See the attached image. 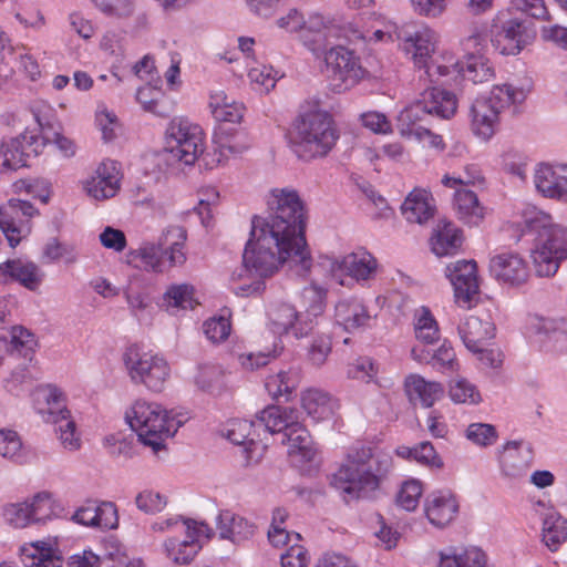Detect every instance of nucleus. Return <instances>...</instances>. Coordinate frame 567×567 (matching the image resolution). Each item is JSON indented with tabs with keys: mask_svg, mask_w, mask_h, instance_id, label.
I'll list each match as a JSON object with an SVG mask.
<instances>
[{
	"mask_svg": "<svg viewBox=\"0 0 567 567\" xmlns=\"http://www.w3.org/2000/svg\"><path fill=\"white\" fill-rule=\"evenodd\" d=\"M267 204V216H254L250 237L243 252V271L258 278L251 285L239 287L243 296L261 292L265 289L262 279L272 276L285 264L300 267L299 274L310 269L305 208L298 193L289 188L272 189Z\"/></svg>",
	"mask_w": 567,
	"mask_h": 567,
	"instance_id": "obj_1",
	"label": "nucleus"
},
{
	"mask_svg": "<svg viewBox=\"0 0 567 567\" xmlns=\"http://www.w3.org/2000/svg\"><path fill=\"white\" fill-rule=\"evenodd\" d=\"M392 468V456L362 444L352 445L332 475L331 485L344 501L365 498L377 491Z\"/></svg>",
	"mask_w": 567,
	"mask_h": 567,
	"instance_id": "obj_2",
	"label": "nucleus"
},
{
	"mask_svg": "<svg viewBox=\"0 0 567 567\" xmlns=\"http://www.w3.org/2000/svg\"><path fill=\"white\" fill-rule=\"evenodd\" d=\"M456 107L454 94L435 86H426L413 103L400 112L399 131L402 136L423 140L424 134H430L426 124L431 117L450 118L455 114Z\"/></svg>",
	"mask_w": 567,
	"mask_h": 567,
	"instance_id": "obj_3",
	"label": "nucleus"
},
{
	"mask_svg": "<svg viewBox=\"0 0 567 567\" xmlns=\"http://www.w3.org/2000/svg\"><path fill=\"white\" fill-rule=\"evenodd\" d=\"M126 420L140 441L155 454L165 450V439L173 436L186 422L183 414L172 415L161 404L137 400L126 412Z\"/></svg>",
	"mask_w": 567,
	"mask_h": 567,
	"instance_id": "obj_4",
	"label": "nucleus"
},
{
	"mask_svg": "<svg viewBox=\"0 0 567 567\" xmlns=\"http://www.w3.org/2000/svg\"><path fill=\"white\" fill-rule=\"evenodd\" d=\"M525 224L528 233L536 234L532 258L537 276H554L560 261L567 258V227L554 224L551 217L543 213L526 219Z\"/></svg>",
	"mask_w": 567,
	"mask_h": 567,
	"instance_id": "obj_5",
	"label": "nucleus"
},
{
	"mask_svg": "<svg viewBox=\"0 0 567 567\" xmlns=\"http://www.w3.org/2000/svg\"><path fill=\"white\" fill-rule=\"evenodd\" d=\"M338 138L339 135L331 116L322 111L300 114L290 133L295 154L305 161L326 156L333 148Z\"/></svg>",
	"mask_w": 567,
	"mask_h": 567,
	"instance_id": "obj_6",
	"label": "nucleus"
},
{
	"mask_svg": "<svg viewBox=\"0 0 567 567\" xmlns=\"http://www.w3.org/2000/svg\"><path fill=\"white\" fill-rule=\"evenodd\" d=\"M259 424L270 433H284L282 443L288 444V454L300 462H311L316 449L309 431L300 422V413L293 408L269 405L257 415Z\"/></svg>",
	"mask_w": 567,
	"mask_h": 567,
	"instance_id": "obj_7",
	"label": "nucleus"
},
{
	"mask_svg": "<svg viewBox=\"0 0 567 567\" xmlns=\"http://www.w3.org/2000/svg\"><path fill=\"white\" fill-rule=\"evenodd\" d=\"M526 99L522 89L512 85H495L488 96L477 97L471 105V127L484 141L489 140L498 125L499 114L512 104H520Z\"/></svg>",
	"mask_w": 567,
	"mask_h": 567,
	"instance_id": "obj_8",
	"label": "nucleus"
},
{
	"mask_svg": "<svg viewBox=\"0 0 567 567\" xmlns=\"http://www.w3.org/2000/svg\"><path fill=\"white\" fill-rule=\"evenodd\" d=\"M165 151L171 161L193 165L204 152L203 131L185 118H174L166 130Z\"/></svg>",
	"mask_w": 567,
	"mask_h": 567,
	"instance_id": "obj_9",
	"label": "nucleus"
},
{
	"mask_svg": "<svg viewBox=\"0 0 567 567\" xmlns=\"http://www.w3.org/2000/svg\"><path fill=\"white\" fill-rule=\"evenodd\" d=\"M436 42V33L429 28L415 31L405 40V51L412 54L414 64L419 68V81L424 84L437 83L441 76L451 74L450 66L439 64L432 59Z\"/></svg>",
	"mask_w": 567,
	"mask_h": 567,
	"instance_id": "obj_10",
	"label": "nucleus"
},
{
	"mask_svg": "<svg viewBox=\"0 0 567 567\" xmlns=\"http://www.w3.org/2000/svg\"><path fill=\"white\" fill-rule=\"evenodd\" d=\"M323 53L327 76L336 92L350 90L365 76L367 71L361 66L353 51L336 45Z\"/></svg>",
	"mask_w": 567,
	"mask_h": 567,
	"instance_id": "obj_11",
	"label": "nucleus"
},
{
	"mask_svg": "<svg viewBox=\"0 0 567 567\" xmlns=\"http://www.w3.org/2000/svg\"><path fill=\"white\" fill-rule=\"evenodd\" d=\"M124 364L134 383H142L154 392L164 388L169 375L167 362L148 353L140 354L136 349L130 348L123 355Z\"/></svg>",
	"mask_w": 567,
	"mask_h": 567,
	"instance_id": "obj_12",
	"label": "nucleus"
},
{
	"mask_svg": "<svg viewBox=\"0 0 567 567\" xmlns=\"http://www.w3.org/2000/svg\"><path fill=\"white\" fill-rule=\"evenodd\" d=\"M37 214L38 210L30 202L18 198L0 207V229L11 247H16L30 233V219Z\"/></svg>",
	"mask_w": 567,
	"mask_h": 567,
	"instance_id": "obj_13",
	"label": "nucleus"
},
{
	"mask_svg": "<svg viewBox=\"0 0 567 567\" xmlns=\"http://www.w3.org/2000/svg\"><path fill=\"white\" fill-rule=\"evenodd\" d=\"M50 136L24 132L17 137L2 142L0 147L1 166L7 171H16L28 166V158L40 154Z\"/></svg>",
	"mask_w": 567,
	"mask_h": 567,
	"instance_id": "obj_14",
	"label": "nucleus"
},
{
	"mask_svg": "<svg viewBox=\"0 0 567 567\" xmlns=\"http://www.w3.org/2000/svg\"><path fill=\"white\" fill-rule=\"evenodd\" d=\"M446 276L454 288L456 303L471 308L480 292L476 262L457 260L446 267Z\"/></svg>",
	"mask_w": 567,
	"mask_h": 567,
	"instance_id": "obj_15",
	"label": "nucleus"
},
{
	"mask_svg": "<svg viewBox=\"0 0 567 567\" xmlns=\"http://www.w3.org/2000/svg\"><path fill=\"white\" fill-rule=\"evenodd\" d=\"M536 37L534 23L528 20L505 21L493 39L494 47L504 55L518 54Z\"/></svg>",
	"mask_w": 567,
	"mask_h": 567,
	"instance_id": "obj_16",
	"label": "nucleus"
},
{
	"mask_svg": "<svg viewBox=\"0 0 567 567\" xmlns=\"http://www.w3.org/2000/svg\"><path fill=\"white\" fill-rule=\"evenodd\" d=\"M49 416L48 421L55 425L54 431L59 433L62 445L75 451L81 445L76 433L75 422L71 419L70 411L63 405L62 393L53 390L48 396Z\"/></svg>",
	"mask_w": 567,
	"mask_h": 567,
	"instance_id": "obj_17",
	"label": "nucleus"
},
{
	"mask_svg": "<svg viewBox=\"0 0 567 567\" xmlns=\"http://www.w3.org/2000/svg\"><path fill=\"white\" fill-rule=\"evenodd\" d=\"M186 528L187 539L179 542L176 538L167 539L164 543V548L167 557L177 564H187L196 554L195 542L205 536L210 539L214 536V530L205 522H197L195 519H183Z\"/></svg>",
	"mask_w": 567,
	"mask_h": 567,
	"instance_id": "obj_18",
	"label": "nucleus"
},
{
	"mask_svg": "<svg viewBox=\"0 0 567 567\" xmlns=\"http://www.w3.org/2000/svg\"><path fill=\"white\" fill-rule=\"evenodd\" d=\"M268 317L277 333L291 331L296 338H302L313 329V319H303V316L288 303L271 306Z\"/></svg>",
	"mask_w": 567,
	"mask_h": 567,
	"instance_id": "obj_19",
	"label": "nucleus"
},
{
	"mask_svg": "<svg viewBox=\"0 0 567 567\" xmlns=\"http://www.w3.org/2000/svg\"><path fill=\"white\" fill-rule=\"evenodd\" d=\"M489 271L497 281L511 286H519L528 278L526 262L516 252H502L492 257Z\"/></svg>",
	"mask_w": 567,
	"mask_h": 567,
	"instance_id": "obj_20",
	"label": "nucleus"
},
{
	"mask_svg": "<svg viewBox=\"0 0 567 567\" xmlns=\"http://www.w3.org/2000/svg\"><path fill=\"white\" fill-rule=\"evenodd\" d=\"M535 186L544 196L567 199V164H539L534 176Z\"/></svg>",
	"mask_w": 567,
	"mask_h": 567,
	"instance_id": "obj_21",
	"label": "nucleus"
},
{
	"mask_svg": "<svg viewBox=\"0 0 567 567\" xmlns=\"http://www.w3.org/2000/svg\"><path fill=\"white\" fill-rule=\"evenodd\" d=\"M424 511L432 525L444 527L455 518L458 503L451 492L437 491L425 498Z\"/></svg>",
	"mask_w": 567,
	"mask_h": 567,
	"instance_id": "obj_22",
	"label": "nucleus"
},
{
	"mask_svg": "<svg viewBox=\"0 0 567 567\" xmlns=\"http://www.w3.org/2000/svg\"><path fill=\"white\" fill-rule=\"evenodd\" d=\"M19 282L29 290H35L41 281L39 267L31 261L8 259L0 264V284Z\"/></svg>",
	"mask_w": 567,
	"mask_h": 567,
	"instance_id": "obj_23",
	"label": "nucleus"
},
{
	"mask_svg": "<svg viewBox=\"0 0 567 567\" xmlns=\"http://www.w3.org/2000/svg\"><path fill=\"white\" fill-rule=\"evenodd\" d=\"M332 27L321 14L312 13L305 20L300 31L302 43L316 55H319L329 47V37Z\"/></svg>",
	"mask_w": 567,
	"mask_h": 567,
	"instance_id": "obj_24",
	"label": "nucleus"
},
{
	"mask_svg": "<svg viewBox=\"0 0 567 567\" xmlns=\"http://www.w3.org/2000/svg\"><path fill=\"white\" fill-rule=\"evenodd\" d=\"M117 174L114 162L102 163L97 167L95 176L85 182V192L96 200L115 196L120 188Z\"/></svg>",
	"mask_w": 567,
	"mask_h": 567,
	"instance_id": "obj_25",
	"label": "nucleus"
},
{
	"mask_svg": "<svg viewBox=\"0 0 567 567\" xmlns=\"http://www.w3.org/2000/svg\"><path fill=\"white\" fill-rule=\"evenodd\" d=\"M457 330L464 346L470 351H477L480 346H486V342L495 336L494 324L489 320H483L475 316L465 318Z\"/></svg>",
	"mask_w": 567,
	"mask_h": 567,
	"instance_id": "obj_26",
	"label": "nucleus"
},
{
	"mask_svg": "<svg viewBox=\"0 0 567 567\" xmlns=\"http://www.w3.org/2000/svg\"><path fill=\"white\" fill-rule=\"evenodd\" d=\"M404 389L411 403H420L424 408L432 406L444 393L441 383L426 381L419 374H410L406 377Z\"/></svg>",
	"mask_w": 567,
	"mask_h": 567,
	"instance_id": "obj_27",
	"label": "nucleus"
},
{
	"mask_svg": "<svg viewBox=\"0 0 567 567\" xmlns=\"http://www.w3.org/2000/svg\"><path fill=\"white\" fill-rule=\"evenodd\" d=\"M217 529L221 539L240 544L249 539L255 533V526L246 518L229 511L220 512L216 519Z\"/></svg>",
	"mask_w": 567,
	"mask_h": 567,
	"instance_id": "obj_28",
	"label": "nucleus"
},
{
	"mask_svg": "<svg viewBox=\"0 0 567 567\" xmlns=\"http://www.w3.org/2000/svg\"><path fill=\"white\" fill-rule=\"evenodd\" d=\"M450 68L451 74H461L464 80L470 81L473 84L487 82L494 76L493 66L485 56L478 54V50H476V52L468 53L466 61L455 62Z\"/></svg>",
	"mask_w": 567,
	"mask_h": 567,
	"instance_id": "obj_29",
	"label": "nucleus"
},
{
	"mask_svg": "<svg viewBox=\"0 0 567 567\" xmlns=\"http://www.w3.org/2000/svg\"><path fill=\"white\" fill-rule=\"evenodd\" d=\"M334 318L349 332L368 326L371 320L367 307L355 298L339 301L336 305Z\"/></svg>",
	"mask_w": 567,
	"mask_h": 567,
	"instance_id": "obj_30",
	"label": "nucleus"
},
{
	"mask_svg": "<svg viewBox=\"0 0 567 567\" xmlns=\"http://www.w3.org/2000/svg\"><path fill=\"white\" fill-rule=\"evenodd\" d=\"M186 239L187 233L182 226L172 225L162 231L157 243L164 250L169 267L182 266L186 261L183 251Z\"/></svg>",
	"mask_w": 567,
	"mask_h": 567,
	"instance_id": "obj_31",
	"label": "nucleus"
},
{
	"mask_svg": "<svg viewBox=\"0 0 567 567\" xmlns=\"http://www.w3.org/2000/svg\"><path fill=\"white\" fill-rule=\"evenodd\" d=\"M522 442L512 441L504 446L501 455L502 473L509 478L523 477L530 466V449L520 450Z\"/></svg>",
	"mask_w": 567,
	"mask_h": 567,
	"instance_id": "obj_32",
	"label": "nucleus"
},
{
	"mask_svg": "<svg viewBox=\"0 0 567 567\" xmlns=\"http://www.w3.org/2000/svg\"><path fill=\"white\" fill-rule=\"evenodd\" d=\"M487 561L486 553L478 547H451L440 553L439 567H487Z\"/></svg>",
	"mask_w": 567,
	"mask_h": 567,
	"instance_id": "obj_33",
	"label": "nucleus"
},
{
	"mask_svg": "<svg viewBox=\"0 0 567 567\" xmlns=\"http://www.w3.org/2000/svg\"><path fill=\"white\" fill-rule=\"evenodd\" d=\"M432 250L436 256L454 254L462 245V234L452 223L441 220L431 238Z\"/></svg>",
	"mask_w": 567,
	"mask_h": 567,
	"instance_id": "obj_34",
	"label": "nucleus"
},
{
	"mask_svg": "<svg viewBox=\"0 0 567 567\" xmlns=\"http://www.w3.org/2000/svg\"><path fill=\"white\" fill-rule=\"evenodd\" d=\"M402 214L410 223L423 224L433 216L434 208L423 189L412 190L402 204Z\"/></svg>",
	"mask_w": 567,
	"mask_h": 567,
	"instance_id": "obj_35",
	"label": "nucleus"
},
{
	"mask_svg": "<svg viewBox=\"0 0 567 567\" xmlns=\"http://www.w3.org/2000/svg\"><path fill=\"white\" fill-rule=\"evenodd\" d=\"M454 208L458 217L468 225H477L484 218V207L473 190L457 189L454 194Z\"/></svg>",
	"mask_w": 567,
	"mask_h": 567,
	"instance_id": "obj_36",
	"label": "nucleus"
},
{
	"mask_svg": "<svg viewBox=\"0 0 567 567\" xmlns=\"http://www.w3.org/2000/svg\"><path fill=\"white\" fill-rule=\"evenodd\" d=\"M303 410L315 420H324L333 414L334 403L328 393L310 389L303 392L301 398Z\"/></svg>",
	"mask_w": 567,
	"mask_h": 567,
	"instance_id": "obj_37",
	"label": "nucleus"
},
{
	"mask_svg": "<svg viewBox=\"0 0 567 567\" xmlns=\"http://www.w3.org/2000/svg\"><path fill=\"white\" fill-rule=\"evenodd\" d=\"M21 560L24 567H62L61 557L43 542L23 548Z\"/></svg>",
	"mask_w": 567,
	"mask_h": 567,
	"instance_id": "obj_38",
	"label": "nucleus"
},
{
	"mask_svg": "<svg viewBox=\"0 0 567 567\" xmlns=\"http://www.w3.org/2000/svg\"><path fill=\"white\" fill-rule=\"evenodd\" d=\"M342 267L351 277L359 280H369L377 271V259L367 251L352 252L342 260Z\"/></svg>",
	"mask_w": 567,
	"mask_h": 567,
	"instance_id": "obj_39",
	"label": "nucleus"
},
{
	"mask_svg": "<svg viewBox=\"0 0 567 567\" xmlns=\"http://www.w3.org/2000/svg\"><path fill=\"white\" fill-rule=\"evenodd\" d=\"M567 539V520L557 512H548L543 522V542L555 551Z\"/></svg>",
	"mask_w": 567,
	"mask_h": 567,
	"instance_id": "obj_40",
	"label": "nucleus"
},
{
	"mask_svg": "<svg viewBox=\"0 0 567 567\" xmlns=\"http://www.w3.org/2000/svg\"><path fill=\"white\" fill-rule=\"evenodd\" d=\"M414 330L416 339L426 344H432L440 338L437 322L426 307L416 311Z\"/></svg>",
	"mask_w": 567,
	"mask_h": 567,
	"instance_id": "obj_41",
	"label": "nucleus"
},
{
	"mask_svg": "<svg viewBox=\"0 0 567 567\" xmlns=\"http://www.w3.org/2000/svg\"><path fill=\"white\" fill-rule=\"evenodd\" d=\"M29 502L32 524H44L58 515L60 507L49 493H38Z\"/></svg>",
	"mask_w": 567,
	"mask_h": 567,
	"instance_id": "obj_42",
	"label": "nucleus"
},
{
	"mask_svg": "<svg viewBox=\"0 0 567 567\" xmlns=\"http://www.w3.org/2000/svg\"><path fill=\"white\" fill-rule=\"evenodd\" d=\"M255 423L247 420H236L229 423L227 439L237 445H244L248 457L251 458L254 449L259 444L252 437V427Z\"/></svg>",
	"mask_w": 567,
	"mask_h": 567,
	"instance_id": "obj_43",
	"label": "nucleus"
},
{
	"mask_svg": "<svg viewBox=\"0 0 567 567\" xmlns=\"http://www.w3.org/2000/svg\"><path fill=\"white\" fill-rule=\"evenodd\" d=\"M134 258H138L146 270L162 272L166 255L158 243H143L133 254Z\"/></svg>",
	"mask_w": 567,
	"mask_h": 567,
	"instance_id": "obj_44",
	"label": "nucleus"
},
{
	"mask_svg": "<svg viewBox=\"0 0 567 567\" xmlns=\"http://www.w3.org/2000/svg\"><path fill=\"white\" fill-rule=\"evenodd\" d=\"M195 383L203 391L219 393L224 388V371L218 365H202L195 378Z\"/></svg>",
	"mask_w": 567,
	"mask_h": 567,
	"instance_id": "obj_45",
	"label": "nucleus"
},
{
	"mask_svg": "<svg viewBox=\"0 0 567 567\" xmlns=\"http://www.w3.org/2000/svg\"><path fill=\"white\" fill-rule=\"evenodd\" d=\"M303 305L306 307V316L303 319L317 318L323 312L326 290L317 285L305 287L301 293Z\"/></svg>",
	"mask_w": 567,
	"mask_h": 567,
	"instance_id": "obj_46",
	"label": "nucleus"
},
{
	"mask_svg": "<svg viewBox=\"0 0 567 567\" xmlns=\"http://www.w3.org/2000/svg\"><path fill=\"white\" fill-rule=\"evenodd\" d=\"M92 3L103 14L116 18L126 19L133 16L135 10L134 0H91Z\"/></svg>",
	"mask_w": 567,
	"mask_h": 567,
	"instance_id": "obj_47",
	"label": "nucleus"
},
{
	"mask_svg": "<svg viewBox=\"0 0 567 567\" xmlns=\"http://www.w3.org/2000/svg\"><path fill=\"white\" fill-rule=\"evenodd\" d=\"M296 373L280 371L267 378L265 386L272 398L289 396L296 386Z\"/></svg>",
	"mask_w": 567,
	"mask_h": 567,
	"instance_id": "obj_48",
	"label": "nucleus"
},
{
	"mask_svg": "<svg viewBox=\"0 0 567 567\" xmlns=\"http://www.w3.org/2000/svg\"><path fill=\"white\" fill-rule=\"evenodd\" d=\"M229 316V312L225 311V313L204 322V333L210 341L217 343L228 338L231 329Z\"/></svg>",
	"mask_w": 567,
	"mask_h": 567,
	"instance_id": "obj_49",
	"label": "nucleus"
},
{
	"mask_svg": "<svg viewBox=\"0 0 567 567\" xmlns=\"http://www.w3.org/2000/svg\"><path fill=\"white\" fill-rule=\"evenodd\" d=\"M168 308H193V287L186 284L172 286L164 295Z\"/></svg>",
	"mask_w": 567,
	"mask_h": 567,
	"instance_id": "obj_50",
	"label": "nucleus"
},
{
	"mask_svg": "<svg viewBox=\"0 0 567 567\" xmlns=\"http://www.w3.org/2000/svg\"><path fill=\"white\" fill-rule=\"evenodd\" d=\"M450 398L455 403L477 404L481 401L475 385L465 379H457L450 385Z\"/></svg>",
	"mask_w": 567,
	"mask_h": 567,
	"instance_id": "obj_51",
	"label": "nucleus"
},
{
	"mask_svg": "<svg viewBox=\"0 0 567 567\" xmlns=\"http://www.w3.org/2000/svg\"><path fill=\"white\" fill-rule=\"evenodd\" d=\"M422 495V485L420 481L411 480L402 484L396 496V504L403 509L414 511Z\"/></svg>",
	"mask_w": 567,
	"mask_h": 567,
	"instance_id": "obj_52",
	"label": "nucleus"
},
{
	"mask_svg": "<svg viewBox=\"0 0 567 567\" xmlns=\"http://www.w3.org/2000/svg\"><path fill=\"white\" fill-rule=\"evenodd\" d=\"M44 255L50 260H63L66 265H72L78 260L75 246L72 244L60 243L56 239H52L47 244Z\"/></svg>",
	"mask_w": 567,
	"mask_h": 567,
	"instance_id": "obj_53",
	"label": "nucleus"
},
{
	"mask_svg": "<svg viewBox=\"0 0 567 567\" xmlns=\"http://www.w3.org/2000/svg\"><path fill=\"white\" fill-rule=\"evenodd\" d=\"M466 437L480 446H488L496 442L497 433L492 424L472 423L466 429Z\"/></svg>",
	"mask_w": 567,
	"mask_h": 567,
	"instance_id": "obj_54",
	"label": "nucleus"
},
{
	"mask_svg": "<svg viewBox=\"0 0 567 567\" xmlns=\"http://www.w3.org/2000/svg\"><path fill=\"white\" fill-rule=\"evenodd\" d=\"M7 522L17 528H24L32 524L30 502L25 501L17 504H9L4 508Z\"/></svg>",
	"mask_w": 567,
	"mask_h": 567,
	"instance_id": "obj_55",
	"label": "nucleus"
},
{
	"mask_svg": "<svg viewBox=\"0 0 567 567\" xmlns=\"http://www.w3.org/2000/svg\"><path fill=\"white\" fill-rule=\"evenodd\" d=\"M135 504L137 508L145 514L154 515L165 508L167 501L166 497L159 493L143 491L136 495Z\"/></svg>",
	"mask_w": 567,
	"mask_h": 567,
	"instance_id": "obj_56",
	"label": "nucleus"
},
{
	"mask_svg": "<svg viewBox=\"0 0 567 567\" xmlns=\"http://www.w3.org/2000/svg\"><path fill=\"white\" fill-rule=\"evenodd\" d=\"M331 352V339L326 334L317 336L312 339L308 348V358L312 364L322 365Z\"/></svg>",
	"mask_w": 567,
	"mask_h": 567,
	"instance_id": "obj_57",
	"label": "nucleus"
},
{
	"mask_svg": "<svg viewBox=\"0 0 567 567\" xmlns=\"http://www.w3.org/2000/svg\"><path fill=\"white\" fill-rule=\"evenodd\" d=\"M277 72L270 65L259 64L250 68L248 71V78L251 83H255L269 92L276 84Z\"/></svg>",
	"mask_w": 567,
	"mask_h": 567,
	"instance_id": "obj_58",
	"label": "nucleus"
},
{
	"mask_svg": "<svg viewBox=\"0 0 567 567\" xmlns=\"http://www.w3.org/2000/svg\"><path fill=\"white\" fill-rule=\"evenodd\" d=\"M309 560L308 550L298 544L291 545L280 555L281 567H306Z\"/></svg>",
	"mask_w": 567,
	"mask_h": 567,
	"instance_id": "obj_59",
	"label": "nucleus"
},
{
	"mask_svg": "<svg viewBox=\"0 0 567 567\" xmlns=\"http://www.w3.org/2000/svg\"><path fill=\"white\" fill-rule=\"evenodd\" d=\"M117 524V509L114 503L103 502L96 505V527L113 529Z\"/></svg>",
	"mask_w": 567,
	"mask_h": 567,
	"instance_id": "obj_60",
	"label": "nucleus"
},
{
	"mask_svg": "<svg viewBox=\"0 0 567 567\" xmlns=\"http://www.w3.org/2000/svg\"><path fill=\"white\" fill-rule=\"evenodd\" d=\"M484 178L481 175V171L475 165H468L464 169V176L451 177L444 175L442 184L446 187H454L455 185H475L483 183Z\"/></svg>",
	"mask_w": 567,
	"mask_h": 567,
	"instance_id": "obj_61",
	"label": "nucleus"
},
{
	"mask_svg": "<svg viewBox=\"0 0 567 567\" xmlns=\"http://www.w3.org/2000/svg\"><path fill=\"white\" fill-rule=\"evenodd\" d=\"M433 367L442 370L454 371L457 367L455 352L445 342L431 357Z\"/></svg>",
	"mask_w": 567,
	"mask_h": 567,
	"instance_id": "obj_62",
	"label": "nucleus"
},
{
	"mask_svg": "<svg viewBox=\"0 0 567 567\" xmlns=\"http://www.w3.org/2000/svg\"><path fill=\"white\" fill-rule=\"evenodd\" d=\"M518 10L526 12L538 20H550L549 12L544 0H511Z\"/></svg>",
	"mask_w": 567,
	"mask_h": 567,
	"instance_id": "obj_63",
	"label": "nucleus"
},
{
	"mask_svg": "<svg viewBox=\"0 0 567 567\" xmlns=\"http://www.w3.org/2000/svg\"><path fill=\"white\" fill-rule=\"evenodd\" d=\"M415 450L416 453L414 460L417 463L432 467H442L443 462L430 442H421L415 446Z\"/></svg>",
	"mask_w": 567,
	"mask_h": 567,
	"instance_id": "obj_64",
	"label": "nucleus"
}]
</instances>
